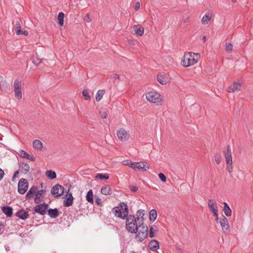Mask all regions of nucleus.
<instances>
[{
    "instance_id": "nucleus-4",
    "label": "nucleus",
    "mask_w": 253,
    "mask_h": 253,
    "mask_svg": "<svg viewBox=\"0 0 253 253\" xmlns=\"http://www.w3.org/2000/svg\"><path fill=\"white\" fill-rule=\"evenodd\" d=\"M135 238L138 242H142L147 237L148 229L146 225L141 223L138 225L137 230L136 231Z\"/></svg>"
},
{
    "instance_id": "nucleus-46",
    "label": "nucleus",
    "mask_w": 253,
    "mask_h": 253,
    "mask_svg": "<svg viewBox=\"0 0 253 253\" xmlns=\"http://www.w3.org/2000/svg\"><path fill=\"white\" fill-rule=\"evenodd\" d=\"M158 176L159 178L162 180V181L164 182L166 181V177L163 173H160Z\"/></svg>"
},
{
    "instance_id": "nucleus-59",
    "label": "nucleus",
    "mask_w": 253,
    "mask_h": 253,
    "mask_svg": "<svg viewBox=\"0 0 253 253\" xmlns=\"http://www.w3.org/2000/svg\"><path fill=\"white\" fill-rule=\"evenodd\" d=\"M202 40L204 42H206V37L205 36H203Z\"/></svg>"
},
{
    "instance_id": "nucleus-51",
    "label": "nucleus",
    "mask_w": 253,
    "mask_h": 253,
    "mask_svg": "<svg viewBox=\"0 0 253 253\" xmlns=\"http://www.w3.org/2000/svg\"><path fill=\"white\" fill-rule=\"evenodd\" d=\"M111 77H112L114 79H118L120 80V76L118 74H114L111 75Z\"/></svg>"
},
{
    "instance_id": "nucleus-3",
    "label": "nucleus",
    "mask_w": 253,
    "mask_h": 253,
    "mask_svg": "<svg viewBox=\"0 0 253 253\" xmlns=\"http://www.w3.org/2000/svg\"><path fill=\"white\" fill-rule=\"evenodd\" d=\"M126 230L131 233H135L138 225L137 221L134 215H128L126 217Z\"/></svg>"
},
{
    "instance_id": "nucleus-37",
    "label": "nucleus",
    "mask_w": 253,
    "mask_h": 253,
    "mask_svg": "<svg viewBox=\"0 0 253 253\" xmlns=\"http://www.w3.org/2000/svg\"><path fill=\"white\" fill-rule=\"evenodd\" d=\"M42 59L40 58L37 55L33 56L32 58V62L36 66H38L41 62Z\"/></svg>"
},
{
    "instance_id": "nucleus-52",
    "label": "nucleus",
    "mask_w": 253,
    "mask_h": 253,
    "mask_svg": "<svg viewBox=\"0 0 253 253\" xmlns=\"http://www.w3.org/2000/svg\"><path fill=\"white\" fill-rule=\"evenodd\" d=\"M4 227V224L1 222H0V234L3 232Z\"/></svg>"
},
{
    "instance_id": "nucleus-26",
    "label": "nucleus",
    "mask_w": 253,
    "mask_h": 253,
    "mask_svg": "<svg viewBox=\"0 0 253 253\" xmlns=\"http://www.w3.org/2000/svg\"><path fill=\"white\" fill-rule=\"evenodd\" d=\"M224 207L223 211L227 216H230L232 214V211L230 207L226 202L223 203Z\"/></svg>"
},
{
    "instance_id": "nucleus-34",
    "label": "nucleus",
    "mask_w": 253,
    "mask_h": 253,
    "mask_svg": "<svg viewBox=\"0 0 253 253\" xmlns=\"http://www.w3.org/2000/svg\"><path fill=\"white\" fill-rule=\"evenodd\" d=\"M46 175L50 179H53L56 178V174L55 171L51 170H48L45 172Z\"/></svg>"
},
{
    "instance_id": "nucleus-9",
    "label": "nucleus",
    "mask_w": 253,
    "mask_h": 253,
    "mask_svg": "<svg viewBox=\"0 0 253 253\" xmlns=\"http://www.w3.org/2000/svg\"><path fill=\"white\" fill-rule=\"evenodd\" d=\"M48 206L47 204H39L33 208V211L36 213L43 215L46 214Z\"/></svg>"
},
{
    "instance_id": "nucleus-61",
    "label": "nucleus",
    "mask_w": 253,
    "mask_h": 253,
    "mask_svg": "<svg viewBox=\"0 0 253 253\" xmlns=\"http://www.w3.org/2000/svg\"><path fill=\"white\" fill-rule=\"evenodd\" d=\"M129 253H136L134 251H131Z\"/></svg>"
},
{
    "instance_id": "nucleus-43",
    "label": "nucleus",
    "mask_w": 253,
    "mask_h": 253,
    "mask_svg": "<svg viewBox=\"0 0 253 253\" xmlns=\"http://www.w3.org/2000/svg\"><path fill=\"white\" fill-rule=\"evenodd\" d=\"M100 117L102 119H106L108 116V114L106 112L104 111L103 110H100L99 112Z\"/></svg>"
},
{
    "instance_id": "nucleus-33",
    "label": "nucleus",
    "mask_w": 253,
    "mask_h": 253,
    "mask_svg": "<svg viewBox=\"0 0 253 253\" xmlns=\"http://www.w3.org/2000/svg\"><path fill=\"white\" fill-rule=\"evenodd\" d=\"M157 216V213L156 210L153 209L151 210L149 213V219L151 221L154 222Z\"/></svg>"
},
{
    "instance_id": "nucleus-13",
    "label": "nucleus",
    "mask_w": 253,
    "mask_h": 253,
    "mask_svg": "<svg viewBox=\"0 0 253 253\" xmlns=\"http://www.w3.org/2000/svg\"><path fill=\"white\" fill-rule=\"evenodd\" d=\"M117 135L118 138L122 141L127 140L129 136L128 133L123 128L118 130Z\"/></svg>"
},
{
    "instance_id": "nucleus-50",
    "label": "nucleus",
    "mask_w": 253,
    "mask_h": 253,
    "mask_svg": "<svg viewBox=\"0 0 253 253\" xmlns=\"http://www.w3.org/2000/svg\"><path fill=\"white\" fill-rule=\"evenodd\" d=\"M129 189H130L131 191L133 192H136L138 190V188L134 185H130L129 186Z\"/></svg>"
},
{
    "instance_id": "nucleus-38",
    "label": "nucleus",
    "mask_w": 253,
    "mask_h": 253,
    "mask_svg": "<svg viewBox=\"0 0 253 253\" xmlns=\"http://www.w3.org/2000/svg\"><path fill=\"white\" fill-rule=\"evenodd\" d=\"M64 14L63 12H60L58 15V20L59 21V24L60 26H62L64 24Z\"/></svg>"
},
{
    "instance_id": "nucleus-23",
    "label": "nucleus",
    "mask_w": 253,
    "mask_h": 253,
    "mask_svg": "<svg viewBox=\"0 0 253 253\" xmlns=\"http://www.w3.org/2000/svg\"><path fill=\"white\" fill-rule=\"evenodd\" d=\"M136 216L137 217L136 218V220L138 222V224H140L141 223H143L144 218L143 216L144 215L143 213V211L139 210H138L136 212Z\"/></svg>"
},
{
    "instance_id": "nucleus-24",
    "label": "nucleus",
    "mask_w": 253,
    "mask_h": 253,
    "mask_svg": "<svg viewBox=\"0 0 253 253\" xmlns=\"http://www.w3.org/2000/svg\"><path fill=\"white\" fill-rule=\"evenodd\" d=\"M133 28L135 34L138 36H141L144 34V28L139 25H135L133 26Z\"/></svg>"
},
{
    "instance_id": "nucleus-25",
    "label": "nucleus",
    "mask_w": 253,
    "mask_h": 253,
    "mask_svg": "<svg viewBox=\"0 0 253 253\" xmlns=\"http://www.w3.org/2000/svg\"><path fill=\"white\" fill-rule=\"evenodd\" d=\"M48 214L51 218H56L59 215V212L57 209H50L48 210Z\"/></svg>"
},
{
    "instance_id": "nucleus-6",
    "label": "nucleus",
    "mask_w": 253,
    "mask_h": 253,
    "mask_svg": "<svg viewBox=\"0 0 253 253\" xmlns=\"http://www.w3.org/2000/svg\"><path fill=\"white\" fill-rule=\"evenodd\" d=\"M146 98L148 101L153 103L162 104V97L161 95L155 91H149L146 94Z\"/></svg>"
},
{
    "instance_id": "nucleus-55",
    "label": "nucleus",
    "mask_w": 253,
    "mask_h": 253,
    "mask_svg": "<svg viewBox=\"0 0 253 253\" xmlns=\"http://www.w3.org/2000/svg\"><path fill=\"white\" fill-rule=\"evenodd\" d=\"M213 216H215L216 221H218L219 220L218 212H215L214 213H213Z\"/></svg>"
},
{
    "instance_id": "nucleus-42",
    "label": "nucleus",
    "mask_w": 253,
    "mask_h": 253,
    "mask_svg": "<svg viewBox=\"0 0 253 253\" xmlns=\"http://www.w3.org/2000/svg\"><path fill=\"white\" fill-rule=\"evenodd\" d=\"M83 95L84 97V98L86 100H90V96L86 90H84L82 92Z\"/></svg>"
},
{
    "instance_id": "nucleus-32",
    "label": "nucleus",
    "mask_w": 253,
    "mask_h": 253,
    "mask_svg": "<svg viewBox=\"0 0 253 253\" xmlns=\"http://www.w3.org/2000/svg\"><path fill=\"white\" fill-rule=\"evenodd\" d=\"M86 200L87 201L91 204L93 203V194L91 189L89 190L86 195Z\"/></svg>"
},
{
    "instance_id": "nucleus-29",
    "label": "nucleus",
    "mask_w": 253,
    "mask_h": 253,
    "mask_svg": "<svg viewBox=\"0 0 253 253\" xmlns=\"http://www.w3.org/2000/svg\"><path fill=\"white\" fill-rule=\"evenodd\" d=\"M211 14L210 13L206 14L202 19V23L203 25L208 24L211 19Z\"/></svg>"
},
{
    "instance_id": "nucleus-39",
    "label": "nucleus",
    "mask_w": 253,
    "mask_h": 253,
    "mask_svg": "<svg viewBox=\"0 0 253 253\" xmlns=\"http://www.w3.org/2000/svg\"><path fill=\"white\" fill-rule=\"evenodd\" d=\"M14 29H15L16 34L20 33V29H21V21H20V20H17L15 22V24L14 26Z\"/></svg>"
},
{
    "instance_id": "nucleus-7",
    "label": "nucleus",
    "mask_w": 253,
    "mask_h": 253,
    "mask_svg": "<svg viewBox=\"0 0 253 253\" xmlns=\"http://www.w3.org/2000/svg\"><path fill=\"white\" fill-rule=\"evenodd\" d=\"M13 87L15 97L18 100L21 99L22 97V94L21 91L22 83L20 79L17 78L15 80Z\"/></svg>"
},
{
    "instance_id": "nucleus-8",
    "label": "nucleus",
    "mask_w": 253,
    "mask_h": 253,
    "mask_svg": "<svg viewBox=\"0 0 253 253\" xmlns=\"http://www.w3.org/2000/svg\"><path fill=\"white\" fill-rule=\"evenodd\" d=\"M29 183L28 180L25 178H21L19 180L18 184V192L20 194H24L28 190Z\"/></svg>"
},
{
    "instance_id": "nucleus-14",
    "label": "nucleus",
    "mask_w": 253,
    "mask_h": 253,
    "mask_svg": "<svg viewBox=\"0 0 253 253\" xmlns=\"http://www.w3.org/2000/svg\"><path fill=\"white\" fill-rule=\"evenodd\" d=\"M38 187L36 186H32L25 196V199L26 200H31L33 198H35V195L37 192V189Z\"/></svg>"
},
{
    "instance_id": "nucleus-36",
    "label": "nucleus",
    "mask_w": 253,
    "mask_h": 253,
    "mask_svg": "<svg viewBox=\"0 0 253 253\" xmlns=\"http://www.w3.org/2000/svg\"><path fill=\"white\" fill-rule=\"evenodd\" d=\"M96 179L107 180L109 179V175L107 173H98L95 176Z\"/></svg>"
},
{
    "instance_id": "nucleus-1",
    "label": "nucleus",
    "mask_w": 253,
    "mask_h": 253,
    "mask_svg": "<svg viewBox=\"0 0 253 253\" xmlns=\"http://www.w3.org/2000/svg\"><path fill=\"white\" fill-rule=\"evenodd\" d=\"M200 55L199 53L192 52L185 53L182 60V65L184 67H188L195 64L199 60Z\"/></svg>"
},
{
    "instance_id": "nucleus-5",
    "label": "nucleus",
    "mask_w": 253,
    "mask_h": 253,
    "mask_svg": "<svg viewBox=\"0 0 253 253\" xmlns=\"http://www.w3.org/2000/svg\"><path fill=\"white\" fill-rule=\"evenodd\" d=\"M223 153L226 160L227 169L229 172L231 173L233 171L232 158L231 149L229 145L224 148Z\"/></svg>"
},
{
    "instance_id": "nucleus-41",
    "label": "nucleus",
    "mask_w": 253,
    "mask_h": 253,
    "mask_svg": "<svg viewBox=\"0 0 253 253\" xmlns=\"http://www.w3.org/2000/svg\"><path fill=\"white\" fill-rule=\"evenodd\" d=\"M214 159L215 163L219 164L221 161L222 157L219 154H216L214 155Z\"/></svg>"
},
{
    "instance_id": "nucleus-28",
    "label": "nucleus",
    "mask_w": 253,
    "mask_h": 253,
    "mask_svg": "<svg viewBox=\"0 0 253 253\" xmlns=\"http://www.w3.org/2000/svg\"><path fill=\"white\" fill-rule=\"evenodd\" d=\"M21 171L24 173H27L30 170V166L27 163H23L20 166Z\"/></svg>"
},
{
    "instance_id": "nucleus-57",
    "label": "nucleus",
    "mask_w": 253,
    "mask_h": 253,
    "mask_svg": "<svg viewBox=\"0 0 253 253\" xmlns=\"http://www.w3.org/2000/svg\"><path fill=\"white\" fill-rule=\"evenodd\" d=\"M2 83V84H6L5 82H3V77L0 76V87L1 88V84Z\"/></svg>"
},
{
    "instance_id": "nucleus-44",
    "label": "nucleus",
    "mask_w": 253,
    "mask_h": 253,
    "mask_svg": "<svg viewBox=\"0 0 253 253\" xmlns=\"http://www.w3.org/2000/svg\"><path fill=\"white\" fill-rule=\"evenodd\" d=\"M233 49V45L231 43H228L226 44V50L231 52Z\"/></svg>"
},
{
    "instance_id": "nucleus-18",
    "label": "nucleus",
    "mask_w": 253,
    "mask_h": 253,
    "mask_svg": "<svg viewBox=\"0 0 253 253\" xmlns=\"http://www.w3.org/2000/svg\"><path fill=\"white\" fill-rule=\"evenodd\" d=\"M135 165L137 169L143 171H146L150 168V165L143 162L137 163Z\"/></svg>"
},
{
    "instance_id": "nucleus-17",
    "label": "nucleus",
    "mask_w": 253,
    "mask_h": 253,
    "mask_svg": "<svg viewBox=\"0 0 253 253\" xmlns=\"http://www.w3.org/2000/svg\"><path fill=\"white\" fill-rule=\"evenodd\" d=\"M148 246L151 251L155 252L159 249V243L155 240H152L149 242Z\"/></svg>"
},
{
    "instance_id": "nucleus-49",
    "label": "nucleus",
    "mask_w": 253,
    "mask_h": 253,
    "mask_svg": "<svg viewBox=\"0 0 253 253\" xmlns=\"http://www.w3.org/2000/svg\"><path fill=\"white\" fill-rule=\"evenodd\" d=\"M19 170H16L14 173V174L12 176V181H14L16 177L17 176L18 174H19Z\"/></svg>"
},
{
    "instance_id": "nucleus-31",
    "label": "nucleus",
    "mask_w": 253,
    "mask_h": 253,
    "mask_svg": "<svg viewBox=\"0 0 253 253\" xmlns=\"http://www.w3.org/2000/svg\"><path fill=\"white\" fill-rule=\"evenodd\" d=\"M158 230V227L155 225H152L149 229V236L150 238H153L155 236V233Z\"/></svg>"
},
{
    "instance_id": "nucleus-54",
    "label": "nucleus",
    "mask_w": 253,
    "mask_h": 253,
    "mask_svg": "<svg viewBox=\"0 0 253 253\" xmlns=\"http://www.w3.org/2000/svg\"><path fill=\"white\" fill-rule=\"evenodd\" d=\"M4 174L3 170L0 168V180L3 178Z\"/></svg>"
},
{
    "instance_id": "nucleus-15",
    "label": "nucleus",
    "mask_w": 253,
    "mask_h": 253,
    "mask_svg": "<svg viewBox=\"0 0 253 253\" xmlns=\"http://www.w3.org/2000/svg\"><path fill=\"white\" fill-rule=\"evenodd\" d=\"M241 84L239 82H234L231 85H230L227 89V91L228 92H234L238 91L240 90Z\"/></svg>"
},
{
    "instance_id": "nucleus-35",
    "label": "nucleus",
    "mask_w": 253,
    "mask_h": 253,
    "mask_svg": "<svg viewBox=\"0 0 253 253\" xmlns=\"http://www.w3.org/2000/svg\"><path fill=\"white\" fill-rule=\"evenodd\" d=\"M104 93H105L104 89H100L97 91L96 94V100L97 102H99L101 99Z\"/></svg>"
},
{
    "instance_id": "nucleus-27",
    "label": "nucleus",
    "mask_w": 253,
    "mask_h": 253,
    "mask_svg": "<svg viewBox=\"0 0 253 253\" xmlns=\"http://www.w3.org/2000/svg\"><path fill=\"white\" fill-rule=\"evenodd\" d=\"M101 192L105 195H111L112 194L111 188L109 185H105L101 188Z\"/></svg>"
},
{
    "instance_id": "nucleus-20",
    "label": "nucleus",
    "mask_w": 253,
    "mask_h": 253,
    "mask_svg": "<svg viewBox=\"0 0 253 253\" xmlns=\"http://www.w3.org/2000/svg\"><path fill=\"white\" fill-rule=\"evenodd\" d=\"M16 215L21 219H26L28 218L29 214L27 211H26L24 209H21L17 212Z\"/></svg>"
},
{
    "instance_id": "nucleus-16",
    "label": "nucleus",
    "mask_w": 253,
    "mask_h": 253,
    "mask_svg": "<svg viewBox=\"0 0 253 253\" xmlns=\"http://www.w3.org/2000/svg\"><path fill=\"white\" fill-rule=\"evenodd\" d=\"M210 211L212 213L218 212V207L216 202L212 199H209L208 203Z\"/></svg>"
},
{
    "instance_id": "nucleus-19",
    "label": "nucleus",
    "mask_w": 253,
    "mask_h": 253,
    "mask_svg": "<svg viewBox=\"0 0 253 253\" xmlns=\"http://www.w3.org/2000/svg\"><path fill=\"white\" fill-rule=\"evenodd\" d=\"M68 196V197L63 202V205L66 207L72 206L74 199L72 193H69Z\"/></svg>"
},
{
    "instance_id": "nucleus-48",
    "label": "nucleus",
    "mask_w": 253,
    "mask_h": 253,
    "mask_svg": "<svg viewBox=\"0 0 253 253\" xmlns=\"http://www.w3.org/2000/svg\"><path fill=\"white\" fill-rule=\"evenodd\" d=\"M140 8V3L138 1H137L135 3L134 8L135 11H137Z\"/></svg>"
},
{
    "instance_id": "nucleus-40",
    "label": "nucleus",
    "mask_w": 253,
    "mask_h": 253,
    "mask_svg": "<svg viewBox=\"0 0 253 253\" xmlns=\"http://www.w3.org/2000/svg\"><path fill=\"white\" fill-rule=\"evenodd\" d=\"M158 81L162 84H166L167 83V80L161 75H158L157 76Z\"/></svg>"
},
{
    "instance_id": "nucleus-11",
    "label": "nucleus",
    "mask_w": 253,
    "mask_h": 253,
    "mask_svg": "<svg viewBox=\"0 0 253 253\" xmlns=\"http://www.w3.org/2000/svg\"><path fill=\"white\" fill-rule=\"evenodd\" d=\"M46 190H39L37 188V192L34 198V202L36 204H40L43 201V199L45 197Z\"/></svg>"
},
{
    "instance_id": "nucleus-45",
    "label": "nucleus",
    "mask_w": 253,
    "mask_h": 253,
    "mask_svg": "<svg viewBox=\"0 0 253 253\" xmlns=\"http://www.w3.org/2000/svg\"><path fill=\"white\" fill-rule=\"evenodd\" d=\"M84 20L87 23H89L91 21V18L90 17L89 13H87L84 16Z\"/></svg>"
},
{
    "instance_id": "nucleus-53",
    "label": "nucleus",
    "mask_w": 253,
    "mask_h": 253,
    "mask_svg": "<svg viewBox=\"0 0 253 253\" xmlns=\"http://www.w3.org/2000/svg\"><path fill=\"white\" fill-rule=\"evenodd\" d=\"M95 202L96 203V204L98 205V206H100L101 205V200L100 199V198H96L95 199Z\"/></svg>"
},
{
    "instance_id": "nucleus-58",
    "label": "nucleus",
    "mask_w": 253,
    "mask_h": 253,
    "mask_svg": "<svg viewBox=\"0 0 253 253\" xmlns=\"http://www.w3.org/2000/svg\"><path fill=\"white\" fill-rule=\"evenodd\" d=\"M189 17H187L183 20V22L185 23H187L189 21Z\"/></svg>"
},
{
    "instance_id": "nucleus-30",
    "label": "nucleus",
    "mask_w": 253,
    "mask_h": 253,
    "mask_svg": "<svg viewBox=\"0 0 253 253\" xmlns=\"http://www.w3.org/2000/svg\"><path fill=\"white\" fill-rule=\"evenodd\" d=\"M20 155L21 157L29 159L32 161H35V158L34 157H31L29 154H28L24 150H21L20 151Z\"/></svg>"
},
{
    "instance_id": "nucleus-60",
    "label": "nucleus",
    "mask_w": 253,
    "mask_h": 253,
    "mask_svg": "<svg viewBox=\"0 0 253 253\" xmlns=\"http://www.w3.org/2000/svg\"><path fill=\"white\" fill-rule=\"evenodd\" d=\"M5 250H6V251L7 252V251H9V249H8V247H5Z\"/></svg>"
},
{
    "instance_id": "nucleus-22",
    "label": "nucleus",
    "mask_w": 253,
    "mask_h": 253,
    "mask_svg": "<svg viewBox=\"0 0 253 253\" xmlns=\"http://www.w3.org/2000/svg\"><path fill=\"white\" fill-rule=\"evenodd\" d=\"M33 146L34 149L42 151L43 148V144L40 140L36 139L33 141Z\"/></svg>"
},
{
    "instance_id": "nucleus-56",
    "label": "nucleus",
    "mask_w": 253,
    "mask_h": 253,
    "mask_svg": "<svg viewBox=\"0 0 253 253\" xmlns=\"http://www.w3.org/2000/svg\"><path fill=\"white\" fill-rule=\"evenodd\" d=\"M137 163H132V162H130V167L134 169H136V164Z\"/></svg>"
},
{
    "instance_id": "nucleus-21",
    "label": "nucleus",
    "mask_w": 253,
    "mask_h": 253,
    "mask_svg": "<svg viewBox=\"0 0 253 253\" xmlns=\"http://www.w3.org/2000/svg\"><path fill=\"white\" fill-rule=\"evenodd\" d=\"M1 211L7 217H11L12 215L13 211L11 207L9 206H4L1 208Z\"/></svg>"
},
{
    "instance_id": "nucleus-10",
    "label": "nucleus",
    "mask_w": 253,
    "mask_h": 253,
    "mask_svg": "<svg viewBox=\"0 0 253 253\" xmlns=\"http://www.w3.org/2000/svg\"><path fill=\"white\" fill-rule=\"evenodd\" d=\"M64 190V188L62 186L56 184L52 188L51 193L54 197H59L63 194Z\"/></svg>"
},
{
    "instance_id": "nucleus-62",
    "label": "nucleus",
    "mask_w": 253,
    "mask_h": 253,
    "mask_svg": "<svg viewBox=\"0 0 253 253\" xmlns=\"http://www.w3.org/2000/svg\"><path fill=\"white\" fill-rule=\"evenodd\" d=\"M232 1L235 2L236 1V0H232Z\"/></svg>"
},
{
    "instance_id": "nucleus-2",
    "label": "nucleus",
    "mask_w": 253,
    "mask_h": 253,
    "mask_svg": "<svg viewBox=\"0 0 253 253\" xmlns=\"http://www.w3.org/2000/svg\"><path fill=\"white\" fill-rule=\"evenodd\" d=\"M112 212L116 217L121 219H126L128 214L127 204L125 202L120 203L118 206L112 209Z\"/></svg>"
},
{
    "instance_id": "nucleus-12",
    "label": "nucleus",
    "mask_w": 253,
    "mask_h": 253,
    "mask_svg": "<svg viewBox=\"0 0 253 253\" xmlns=\"http://www.w3.org/2000/svg\"><path fill=\"white\" fill-rule=\"evenodd\" d=\"M219 223L223 232L225 234L228 233L230 230V226L227 218L223 216V217L220 219Z\"/></svg>"
},
{
    "instance_id": "nucleus-47",
    "label": "nucleus",
    "mask_w": 253,
    "mask_h": 253,
    "mask_svg": "<svg viewBox=\"0 0 253 253\" xmlns=\"http://www.w3.org/2000/svg\"><path fill=\"white\" fill-rule=\"evenodd\" d=\"M17 35H24L27 36L29 35V32L27 30H22L20 29V33L16 34Z\"/></svg>"
}]
</instances>
